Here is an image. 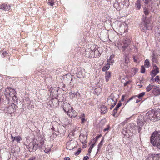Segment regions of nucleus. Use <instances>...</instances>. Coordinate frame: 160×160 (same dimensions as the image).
Instances as JSON below:
<instances>
[{
	"mask_svg": "<svg viewBox=\"0 0 160 160\" xmlns=\"http://www.w3.org/2000/svg\"><path fill=\"white\" fill-rule=\"evenodd\" d=\"M144 65L147 67H149L150 66V63L148 59H147L144 62Z\"/></svg>",
	"mask_w": 160,
	"mask_h": 160,
	"instance_id": "obj_31",
	"label": "nucleus"
},
{
	"mask_svg": "<svg viewBox=\"0 0 160 160\" xmlns=\"http://www.w3.org/2000/svg\"><path fill=\"white\" fill-rule=\"evenodd\" d=\"M112 58L111 56L109 58V59H108V62L109 63H113V60H112Z\"/></svg>",
	"mask_w": 160,
	"mask_h": 160,
	"instance_id": "obj_38",
	"label": "nucleus"
},
{
	"mask_svg": "<svg viewBox=\"0 0 160 160\" xmlns=\"http://www.w3.org/2000/svg\"><path fill=\"white\" fill-rule=\"evenodd\" d=\"M128 46L127 45L124 44V45L123 46H122V50L123 51L125 50L128 47Z\"/></svg>",
	"mask_w": 160,
	"mask_h": 160,
	"instance_id": "obj_36",
	"label": "nucleus"
},
{
	"mask_svg": "<svg viewBox=\"0 0 160 160\" xmlns=\"http://www.w3.org/2000/svg\"><path fill=\"white\" fill-rule=\"evenodd\" d=\"M36 158L34 157L30 158L28 160H36Z\"/></svg>",
	"mask_w": 160,
	"mask_h": 160,
	"instance_id": "obj_56",
	"label": "nucleus"
},
{
	"mask_svg": "<svg viewBox=\"0 0 160 160\" xmlns=\"http://www.w3.org/2000/svg\"><path fill=\"white\" fill-rule=\"evenodd\" d=\"M51 129L52 130V131H54L55 130V128L53 127H52L51 128Z\"/></svg>",
	"mask_w": 160,
	"mask_h": 160,
	"instance_id": "obj_64",
	"label": "nucleus"
},
{
	"mask_svg": "<svg viewBox=\"0 0 160 160\" xmlns=\"http://www.w3.org/2000/svg\"><path fill=\"white\" fill-rule=\"evenodd\" d=\"M125 122H122L120 124L121 125H122V126L124 125L125 124Z\"/></svg>",
	"mask_w": 160,
	"mask_h": 160,
	"instance_id": "obj_61",
	"label": "nucleus"
},
{
	"mask_svg": "<svg viewBox=\"0 0 160 160\" xmlns=\"http://www.w3.org/2000/svg\"><path fill=\"white\" fill-rule=\"evenodd\" d=\"M123 3H124V4H124L125 6H128L129 1H128V0H126L125 2H123Z\"/></svg>",
	"mask_w": 160,
	"mask_h": 160,
	"instance_id": "obj_41",
	"label": "nucleus"
},
{
	"mask_svg": "<svg viewBox=\"0 0 160 160\" xmlns=\"http://www.w3.org/2000/svg\"><path fill=\"white\" fill-rule=\"evenodd\" d=\"M147 160H153V158H152L151 156H150L147 159Z\"/></svg>",
	"mask_w": 160,
	"mask_h": 160,
	"instance_id": "obj_55",
	"label": "nucleus"
},
{
	"mask_svg": "<svg viewBox=\"0 0 160 160\" xmlns=\"http://www.w3.org/2000/svg\"><path fill=\"white\" fill-rule=\"evenodd\" d=\"M77 75L78 78L84 77L85 75L84 69H81L80 71H78L77 72Z\"/></svg>",
	"mask_w": 160,
	"mask_h": 160,
	"instance_id": "obj_14",
	"label": "nucleus"
},
{
	"mask_svg": "<svg viewBox=\"0 0 160 160\" xmlns=\"http://www.w3.org/2000/svg\"><path fill=\"white\" fill-rule=\"evenodd\" d=\"M144 3L146 4H147L150 1V0H143Z\"/></svg>",
	"mask_w": 160,
	"mask_h": 160,
	"instance_id": "obj_45",
	"label": "nucleus"
},
{
	"mask_svg": "<svg viewBox=\"0 0 160 160\" xmlns=\"http://www.w3.org/2000/svg\"><path fill=\"white\" fill-rule=\"evenodd\" d=\"M146 122V119L144 118L143 115L139 116L137 121V127L138 128V132L139 133L141 130L142 127L144 124Z\"/></svg>",
	"mask_w": 160,
	"mask_h": 160,
	"instance_id": "obj_4",
	"label": "nucleus"
},
{
	"mask_svg": "<svg viewBox=\"0 0 160 160\" xmlns=\"http://www.w3.org/2000/svg\"><path fill=\"white\" fill-rule=\"evenodd\" d=\"M145 69L143 66H142L141 67V72L142 73H144L145 72Z\"/></svg>",
	"mask_w": 160,
	"mask_h": 160,
	"instance_id": "obj_37",
	"label": "nucleus"
},
{
	"mask_svg": "<svg viewBox=\"0 0 160 160\" xmlns=\"http://www.w3.org/2000/svg\"><path fill=\"white\" fill-rule=\"evenodd\" d=\"M155 68L152 70L151 72V74L152 77H154L159 72L158 68L157 66L155 65L154 66Z\"/></svg>",
	"mask_w": 160,
	"mask_h": 160,
	"instance_id": "obj_11",
	"label": "nucleus"
},
{
	"mask_svg": "<svg viewBox=\"0 0 160 160\" xmlns=\"http://www.w3.org/2000/svg\"><path fill=\"white\" fill-rule=\"evenodd\" d=\"M70 158L69 157H65L64 158V160H70Z\"/></svg>",
	"mask_w": 160,
	"mask_h": 160,
	"instance_id": "obj_57",
	"label": "nucleus"
},
{
	"mask_svg": "<svg viewBox=\"0 0 160 160\" xmlns=\"http://www.w3.org/2000/svg\"><path fill=\"white\" fill-rule=\"evenodd\" d=\"M155 157L156 160H160V154H156Z\"/></svg>",
	"mask_w": 160,
	"mask_h": 160,
	"instance_id": "obj_40",
	"label": "nucleus"
},
{
	"mask_svg": "<svg viewBox=\"0 0 160 160\" xmlns=\"http://www.w3.org/2000/svg\"><path fill=\"white\" fill-rule=\"evenodd\" d=\"M133 59L135 62H137V60L135 59V57L134 56L133 57Z\"/></svg>",
	"mask_w": 160,
	"mask_h": 160,
	"instance_id": "obj_62",
	"label": "nucleus"
},
{
	"mask_svg": "<svg viewBox=\"0 0 160 160\" xmlns=\"http://www.w3.org/2000/svg\"><path fill=\"white\" fill-rule=\"evenodd\" d=\"M130 82H131L130 81H127L124 83V85L125 86H126L128 84H130Z\"/></svg>",
	"mask_w": 160,
	"mask_h": 160,
	"instance_id": "obj_48",
	"label": "nucleus"
},
{
	"mask_svg": "<svg viewBox=\"0 0 160 160\" xmlns=\"http://www.w3.org/2000/svg\"><path fill=\"white\" fill-rule=\"evenodd\" d=\"M89 158L88 156H86L84 157L83 160H88Z\"/></svg>",
	"mask_w": 160,
	"mask_h": 160,
	"instance_id": "obj_51",
	"label": "nucleus"
},
{
	"mask_svg": "<svg viewBox=\"0 0 160 160\" xmlns=\"http://www.w3.org/2000/svg\"><path fill=\"white\" fill-rule=\"evenodd\" d=\"M122 104L121 101H119L117 105H116V107L115 108L117 109L121 106Z\"/></svg>",
	"mask_w": 160,
	"mask_h": 160,
	"instance_id": "obj_35",
	"label": "nucleus"
},
{
	"mask_svg": "<svg viewBox=\"0 0 160 160\" xmlns=\"http://www.w3.org/2000/svg\"><path fill=\"white\" fill-rule=\"evenodd\" d=\"M93 53L94 54V57H97L99 56L100 53L99 52V50L98 49H97L94 51V52H93Z\"/></svg>",
	"mask_w": 160,
	"mask_h": 160,
	"instance_id": "obj_28",
	"label": "nucleus"
},
{
	"mask_svg": "<svg viewBox=\"0 0 160 160\" xmlns=\"http://www.w3.org/2000/svg\"><path fill=\"white\" fill-rule=\"evenodd\" d=\"M145 95L144 92H142L138 95L136 96V97H138L139 99L141 98L143 96Z\"/></svg>",
	"mask_w": 160,
	"mask_h": 160,
	"instance_id": "obj_33",
	"label": "nucleus"
},
{
	"mask_svg": "<svg viewBox=\"0 0 160 160\" xmlns=\"http://www.w3.org/2000/svg\"><path fill=\"white\" fill-rule=\"evenodd\" d=\"M81 120H82V123H83L85 121V119L84 118H82V119H81Z\"/></svg>",
	"mask_w": 160,
	"mask_h": 160,
	"instance_id": "obj_58",
	"label": "nucleus"
},
{
	"mask_svg": "<svg viewBox=\"0 0 160 160\" xmlns=\"http://www.w3.org/2000/svg\"><path fill=\"white\" fill-rule=\"evenodd\" d=\"M101 113L102 114L105 113L108 111L107 108L104 105L101 106Z\"/></svg>",
	"mask_w": 160,
	"mask_h": 160,
	"instance_id": "obj_20",
	"label": "nucleus"
},
{
	"mask_svg": "<svg viewBox=\"0 0 160 160\" xmlns=\"http://www.w3.org/2000/svg\"><path fill=\"white\" fill-rule=\"evenodd\" d=\"M101 135H99L97 136L95 138V142H96L97 140L100 137H101Z\"/></svg>",
	"mask_w": 160,
	"mask_h": 160,
	"instance_id": "obj_53",
	"label": "nucleus"
},
{
	"mask_svg": "<svg viewBox=\"0 0 160 160\" xmlns=\"http://www.w3.org/2000/svg\"><path fill=\"white\" fill-rule=\"evenodd\" d=\"M97 46L96 45H93L90 48V49H88V51L89 52H90L91 51V52H90V54H93V52H94V51L95 50H96V49H97V48H96Z\"/></svg>",
	"mask_w": 160,
	"mask_h": 160,
	"instance_id": "obj_19",
	"label": "nucleus"
},
{
	"mask_svg": "<svg viewBox=\"0 0 160 160\" xmlns=\"http://www.w3.org/2000/svg\"><path fill=\"white\" fill-rule=\"evenodd\" d=\"M111 105V107H110V109H112L116 105L115 104V103H114V104H112V105Z\"/></svg>",
	"mask_w": 160,
	"mask_h": 160,
	"instance_id": "obj_52",
	"label": "nucleus"
},
{
	"mask_svg": "<svg viewBox=\"0 0 160 160\" xmlns=\"http://www.w3.org/2000/svg\"><path fill=\"white\" fill-rule=\"evenodd\" d=\"M103 138H102V140L101 141V142L99 143V144H98V149H97V153L98 152L99 150L101 148V147H102V142L103 141Z\"/></svg>",
	"mask_w": 160,
	"mask_h": 160,
	"instance_id": "obj_27",
	"label": "nucleus"
},
{
	"mask_svg": "<svg viewBox=\"0 0 160 160\" xmlns=\"http://www.w3.org/2000/svg\"><path fill=\"white\" fill-rule=\"evenodd\" d=\"M134 70H135V72H137L138 71V69L137 68H134Z\"/></svg>",
	"mask_w": 160,
	"mask_h": 160,
	"instance_id": "obj_60",
	"label": "nucleus"
},
{
	"mask_svg": "<svg viewBox=\"0 0 160 160\" xmlns=\"http://www.w3.org/2000/svg\"><path fill=\"white\" fill-rule=\"evenodd\" d=\"M9 91L10 92V97L13 98V99H14V97L16 98L15 95L16 93V92L15 90L12 88L9 87Z\"/></svg>",
	"mask_w": 160,
	"mask_h": 160,
	"instance_id": "obj_13",
	"label": "nucleus"
},
{
	"mask_svg": "<svg viewBox=\"0 0 160 160\" xmlns=\"http://www.w3.org/2000/svg\"><path fill=\"white\" fill-rule=\"evenodd\" d=\"M143 10L145 16L143 15L142 16V21L141 25V29L143 31L146 30H151L152 27L150 24V20L146 19V16L149 14V11L148 9L145 7L144 8Z\"/></svg>",
	"mask_w": 160,
	"mask_h": 160,
	"instance_id": "obj_1",
	"label": "nucleus"
},
{
	"mask_svg": "<svg viewBox=\"0 0 160 160\" xmlns=\"http://www.w3.org/2000/svg\"><path fill=\"white\" fill-rule=\"evenodd\" d=\"M115 101H118V95L115 93H112L108 98Z\"/></svg>",
	"mask_w": 160,
	"mask_h": 160,
	"instance_id": "obj_17",
	"label": "nucleus"
},
{
	"mask_svg": "<svg viewBox=\"0 0 160 160\" xmlns=\"http://www.w3.org/2000/svg\"><path fill=\"white\" fill-rule=\"evenodd\" d=\"M155 114L156 115L157 121L160 119V109L157 110H155Z\"/></svg>",
	"mask_w": 160,
	"mask_h": 160,
	"instance_id": "obj_18",
	"label": "nucleus"
},
{
	"mask_svg": "<svg viewBox=\"0 0 160 160\" xmlns=\"http://www.w3.org/2000/svg\"><path fill=\"white\" fill-rule=\"evenodd\" d=\"M110 68V64L108 63H107L106 65L104 66L102 68V71H105L107 70L109 68Z\"/></svg>",
	"mask_w": 160,
	"mask_h": 160,
	"instance_id": "obj_24",
	"label": "nucleus"
},
{
	"mask_svg": "<svg viewBox=\"0 0 160 160\" xmlns=\"http://www.w3.org/2000/svg\"><path fill=\"white\" fill-rule=\"evenodd\" d=\"M63 108L64 110L67 112L69 117L75 118L77 116V112L72 109V107H71L69 104H67L65 105Z\"/></svg>",
	"mask_w": 160,
	"mask_h": 160,
	"instance_id": "obj_3",
	"label": "nucleus"
},
{
	"mask_svg": "<svg viewBox=\"0 0 160 160\" xmlns=\"http://www.w3.org/2000/svg\"><path fill=\"white\" fill-rule=\"evenodd\" d=\"M124 57V60L122 62L121 66L122 68L125 69L128 67V64L129 60L128 56H125Z\"/></svg>",
	"mask_w": 160,
	"mask_h": 160,
	"instance_id": "obj_8",
	"label": "nucleus"
},
{
	"mask_svg": "<svg viewBox=\"0 0 160 160\" xmlns=\"http://www.w3.org/2000/svg\"><path fill=\"white\" fill-rule=\"evenodd\" d=\"M52 132L53 134H55L56 136H57L59 134L58 133V131L55 130L52 131Z\"/></svg>",
	"mask_w": 160,
	"mask_h": 160,
	"instance_id": "obj_44",
	"label": "nucleus"
},
{
	"mask_svg": "<svg viewBox=\"0 0 160 160\" xmlns=\"http://www.w3.org/2000/svg\"><path fill=\"white\" fill-rule=\"evenodd\" d=\"M109 128V127H108V128H105L104 129V131H107V130H108Z\"/></svg>",
	"mask_w": 160,
	"mask_h": 160,
	"instance_id": "obj_59",
	"label": "nucleus"
},
{
	"mask_svg": "<svg viewBox=\"0 0 160 160\" xmlns=\"http://www.w3.org/2000/svg\"><path fill=\"white\" fill-rule=\"evenodd\" d=\"M10 92L9 91V88H8L6 89L5 91V95L6 97L8 98L9 96L10 97Z\"/></svg>",
	"mask_w": 160,
	"mask_h": 160,
	"instance_id": "obj_23",
	"label": "nucleus"
},
{
	"mask_svg": "<svg viewBox=\"0 0 160 160\" xmlns=\"http://www.w3.org/2000/svg\"><path fill=\"white\" fill-rule=\"evenodd\" d=\"M151 156L152 158H153V160H156L157 159L156 158L155 154H152Z\"/></svg>",
	"mask_w": 160,
	"mask_h": 160,
	"instance_id": "obj_49",
	"label": "nucleus"
},
{
	"mask_svg": "<svg viewBox=\"0 0 160 160\" xmlns=\"http://www.w3.org/2000/svg\"><path fill=\"white\" fill-rule=\"evenodd\" d=\"M152 92L155 95H157L160 94V88L158 87H156L154 88Z\"/></svg>",
	"mask_w": 160,
	"mask_h": 160,
	"instance_id": "obj_12",
	"label": "nucleus"
},
{
	"mask_svg": "<svg viewBox=\"0 0 160 160\" xmlns=\"http://www.w3.org/2000/svg\"><path fill=\"white\" fill-rule=\"evenodd\" d=\"M155 81L158 83H160V80L159 76H157L155 78Z\"/></svg>",
	"mask_w": 160,
	"mask_h": 160,
	"instance_id": "obj_34",
	"label": "nucleus"
},
{
	"mask_svg": "<svg viewBox=\"0 0 160 160\" xmlns=\"http://www.w3.org/2000/svg\"><path fill=\"white\" fill-rule=\"evenodd\" d=\"M118 101H115L114 100H112L111 99L109 98H108V100H107V102L108 103V105H112L113 104H114V103H115V104H116V103Z\"/></svg>",
	"mask_w": 160,
	"mask_h": 160,
	"instance_id": "obj_22",
	"label": "nucleus"
},
{
	"mask_svg": "<svg viewBox=\"0 0 160 160\" xmlns=\"http://www.w3.org/2000/svg\"><path fill=\"white\" fill-rule=\"evenodd\" d=\"M21 139V138L18 136L15 137L13 138V141L16 140L18 142H19L20 141Z\"/></svg>",
	"mask_w": 160,
	"mask_h": 160,
	"instance_id": "obj_30",
	"label": "nucleus"
},
{
	"mask_svg": "<svg viewBox=\"0 0 160 160\" xmlns=\"http://www.w3.org/2000/svg\"><path fill=\"white\" fill-rule=\"evenodd\" d=\"M150 142L153 146L160 149V131H155L151 136Z\"/></svg>",
	"mask_w": 160,
	"mask_h": 160,
	"instance_id": "obj_2",
	"label": "nucleus"
},
{
	"mask_svg": "<svg viewBox=\"0 0 160 160\" xmlns=\"http://www.w3.org/2000/svg\"><path fill=\"white\" fill-rule=\"evenodd\" d=\"M81 152V149L80 148H79L78 150V151L77 152L75 153V154L77 156L78 155L79 153H80Z\"/></svg>",
	"mask_w": 160,
	"mask_h": 160,
	"instance_id": "obj_42",
	"label": "nucleus"
},
{
	"mask_svg": "<svg viewBox=\"0 0 160 160\" xmlns=\"http://www.w3.org/2000/svg\"><path fill=\"white\" fill-rule=\"evenodd\" d=\"M56 89V92L58 93V89L57 88H55L54 89V90H55Z\"/></svg>",
	"mask_w": 160,
	"mask_h": 160,
	"instance_id": "obj_63",
	"label": "nucleus"
},
{
	"mask_svg": "<svg viewBox=\"0 0 160 160\" xmlns=\"http://www.w3.org/2000/svg\"><path fill=\"white\" fill-rule=\"evenodd\" d=\"M131 42V40L128 38H127L123 42V44H125L128 46Z\"/></svg>",
	"mask_w": 160,
	"mask_h": 160,
	"instance_id": "obj_29",
	"label": "nucleus"
},
{
	"mask_svg": "<svg viewBox=\"0 0 160 160\" xmlns=\"http://www.w3.org/2000/svg\"><path fill=\"white\" fill-rule=\"evenodd\" d=\"M118 110V109H117L115 108H114V109L113 111V114H112V115L113 116H114V117L115 116Z\"/></svg>",
	"mask_w": 160,
	"mask_h": 160,
	"instance_id": "obj_39",
	"label": "nucleus"
},
{
	"mask_svg": "<svg viewBox=\"0 0 160 160\" xmlns=\"http://www.w3.org/2000/svg\"><path fill=\"white\" fill-rule=\"evenodd\" d=\"M126 95H123L122 96L121 100L122 101H123L124 100V98L125 97Z\"/></svg>",
	"mask_w": 160,
	"mask_h": 160,
	"instance_id": "obj_54",
	"label": "nucleus"
},
{
	"mask_svg": "<svg viewBox=\"0 0 160 160\" xmlns=\"http://www.w3.org/2000/svg\"><path fill=\"white\" fill-rule=\"evenodd\" d=\"M93 148L92 147V146H90L88 150V153H89V154H90V153L91 152L92 149Z\"/></svg>",
	"mask_w": 160,
	"mask_h": 160,
	"instance_id": "obj_47",
	"label": "nucleus"
},
{
	"mask_svg": "<svg viewBox=\"0 0 160 160\" xmlns=\"http://www.w3.org/2000/svg\"><path fill=\"white\" fill-rule=\"evenodd\" d=\"M54 2H48V4H49L51 6H53V5H54Z\"/></svg>",
	"mask_w": 160,
	"mask_h": 160,
	"instance_id": "obj_50",
	"label": "nucleus"
},
{
	"mask_svg": "<svg viewBox=\"0 0 160 160\" xmlns=\"http://www.w3.org/2000/svg\"><path fill=\"white\" fill-rule=\"evenodd\" d=\"M154 87V85H152V84H150L148 86L146 87V91L147 92H148L150 91Z\"/></svg>",
	"mask_w": 160,
	"mask_h": 160,
	"instance_id": "obj_26",
	"label": "nucleus"
},
{
	"mask_svg": "<svg viewBox=\"0 0 160 160\" xmlns=\"http://www.w3.org/2000/svg\"><path fill=\"white\" fill-rule=\"evenodd\" d=\"M136 96H133V97H132L131 98H129V99L127 100V102H126L125 103V105L128 103V102L130 101L131 100L133 99V98H135V97H136Z\"/></svg>",
	"mask_w": 160,
	"mask_h": 160,
	"instance_id": "obj_43",
	"label": "nucleus"
},
{
	"mask_svg": "<svg viewBox=\"0 0 160 160\" xmlns=\"http://www.w3.org/2000/svg\"><path fill=\"white\" fill-rule=\"evenodd\" d=\"M152 57V61L153 62H157V60L156 58V56L154 53H153Z\"/></svg>",
	"mask_w": 160,
	"mask_h": 160,
	"instance_id": "obj_32",
	"label": "nucleus"
},
{
	"mask_svg": "<svg viewBox=\"0 0 160 160\" xmlns=\"http://www.w3.org/2000/svg\"><path fill=\"white\" fill-rule=\"evenodd\" d=\"M140 0H138L135 3V6L138 10L141 8V5L140 4Z\"/></svg>",
	"mask_w": 160,
	"mask_h": 160,
	"instance_id": "obj_25",
	"label": "nucleus"
},
{
	"mask_svg": "<svg viewBox=\"0 0 160 160\" xmlns=\"http://www.w3.org/2000/svg\"><path fill=\"white\" fill-rule=\"evenodd\" d=\"M30 147H29V149H32L33 150L36 151L38 148H41L42 147V144L41 145H39V144H37L36 142H31L29 144Z\"/></svg>",
	"mask_w": 160,
	"mask_h": 160,
	"instance_id": "obj_7",
	"label": "nucleus"
},
{
	"mask_svg": "<svg viewBox=\"0 0 160 160\" xmlns=\"http://www.w3.org/2000/svg\"><path fill=\"white\" fill-rule=\"evenodd\" d=\"M10 7V6L8 7L7 4L4 3L0 6V8L3 10L8 11L9 10Z\"/></svg>",
	"mask_w": 160,
	"mask_h": 160,
	"instance_id": "obj_16",
	"label": "nucleus"
},
{
	"mask_svg": "<svg viewBox=\"0 0 160 160\" xmlns=\"http://www.w3.org/2000/svg\"><path fill=\"white\" fill-rule=\"evenodd\" d=\"M15 104L12 103L8 107H5L3 111L8 114H12L15 112Z\"/></svg>",
	"mask_w": 160,
	"mask_h": 160,
	"instance_id": "obj_6",
	"label": "nucleus"
},
{
	"mask_svg": "<svg viewBox=\"0 0 160 160\" xmlns=\"http://www.w3.org/2000/svg\"><path fill=\"white\" fill-rule=\"evenodd\" d=\"M111 76V73L110 72L108 71L106 72L105 74V79L107 82H108Z\"/></svg>",
	"mask_w": 160,
	"mask_h": 160,
	"instance_id": "obj_21",
	"label": "nucleus"
},
{
	"mask_svg": "<svg viewBox=\"0 0 160 160\" xmlns=\"http://www.w3.org/2000/svg\"><path fill=\"white\" fill-rule=\"evenodd\" d=\"M87 139V136L81 134L79 136V139L82 144H85L87 143V142L86 141Z\"/></svg>",
	"mask_w": 160,
	"mask_h": 160,
	"instance_id": "obj_10",
	"label": "nucleus"
},
{
	"mask_svg": "<svg viewBox=\"0 0 160 160\" xmlns=\"http://www.w3.org/2000/svg\"><path fill=\"white\" fill-rule=\"evenodd\" d=\"M7 54V52L6 51H5L2 52V55L3 56V57H4Z\"/></svg>",
	"mask_w": 160,
	"mask_h": 160,
	"instance_id": "obj_46",
	"label": "nucleus"
},
{
	"mask_svg": "<svg viewBox=\"0 0 160 160\" xmlns=\"http://www.w3.org/2000/svg\"><path fill=\"white\" fill-rule=\"evenodd\" d=\"M131 127V125L129 124L128 125L127 127L124 128L122 130V133L124 135H127L128 134L129 136L131 135V133L130 132H129L131 131V130L128 129L130 127Z\"/></svg>",
	"mask_w": 160,
	"mask_h": 160,
	"instance_id": "obj_9",
	"label": "nucleus"
},
{
	"mask_svg": "<svg viewBox=\"0 0 160 160\" xmlns=\"http://www.w3.org/2000/svg\"><path fill=\"white\" fill-rule=\"evenodd\" d=\"M65 128L63 126H60L58 128V133H63L65 132Z\"/></svg>",
	"mask_w": 160,
	"mask_h": 160,
	"instance_id": "obj_15",
	"label": "nucleus"
},
{
	"mask_svg": "<svg viewBox=\"0 0 160 160\" xmlns=\"http://www.w3.org/2000/svg\"><path fill=\"white\" fill-rule=\"evenodd\" d=\"M145 117V119L146 120L147 119H149L152 121H157L154 110H152L146 113Z\"/></svg>",
	"mask_w": 160,
	"mask_h": 160,
	"instance_id": "obj_5",
	"label": "nucleus"
}]
</instances>
